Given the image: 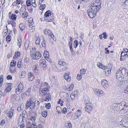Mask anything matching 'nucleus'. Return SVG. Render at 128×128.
<instances>
[{"label":"nucleus","instance_id":"nucleus-1","mask_svg":"<svg viewBox=\"0 0 128 128\" xmlns=\"http://www.w3.org/2000/svg\"><path fill=\"white\" fill-rule=\"evenodd\" d=\"M100 5L101 2H95L92 4L87 12L90 18H93L96 16L101 8Z\"/></svg>","mask_w":128,"mask_h":128},{"label":"nucleus","instance_id":"nucleus-2","mask_svg":"<svg viewBox=\"0 0 128 128\" xmlns=\"http://www.w3.org/2000/svg\"><path fill=\"white\" fill-rule=\"evenodd\" d=\"M128 70L125 68H120L117 70L116 74V77L117 78L120 79L124 78V76L126 77L128 76Z\"/></svg>","mask_w":128,"mask_h":128},{"label":"nucleus","instance_id":"nucleus-3","mask_svg":"<svg viewBox=\"0 0 128 128\" xmlns=\"http://www.w3.org/2000/svg\"><path fill=\"white\" fill-rule=\"evenodd\" d=\"M36 99L34 100H32V98H30L27 101V103L26 104V106L28 107H30V108L31 109H32L34 108L35 106V102H36Z\"/></svg>","mask_w":128,"mask_h":128},{"label":"nucleus","instance_id":"nucleus-4","mask_svg":"<svg viewBox=\"0 0 128 128\" xmlns=\"http://www.w3.org/2000/svg\"><path fill=\"white\" fill-rule=\"evenodd\" d=\"M30 54V56L33 60H37L39 59L42 56L41 54L39 52H33Z\"/></svg>","mask_w":128,"mask_h":128},{"label":"nucleus","instance_id":"nucleus-5","mask_svg":"<svg viewBox=\"0 0 128 128\" xmlns=\"http://www.w3.org/2000/svg\"><path fill=\"white\" fill-rule=\"evenodd\" d=\"M86 105L85 110L86 112L90 114V112L93 108V105L91 103H87Z\"/></svg>","mask_w":128,"mask_h":128},{"label":"nucleus","instance_id":"nucleus-6","mask_svg":"<svg viewBox=\"0 0 128 128\" xmlns=\"http://www.w3.org/2000/svg\"><path fill=\"white\" fill-rule=\"evenodd\" d=\"M94 93L97 96H100L103 95V92L100 90L94 89Z\"/></svg>","mask_w":128,"mask_h":128},{"label":"nucleus","instance_id":"nucleus-7","mask_svg":"<svg viewBox=\"0 0 128 128\" xmlns=\"http://www.w3.org/2000/svg\"><path fill=\"white\" fill-rule=\"evenodd\" d=\"M101 84L102 87L105 89H106L108 86V81L105 79H103L102 80Z\"/></svg>","mask_w":128,"mask_h":128},{"label":"nucleus","instance_id":"nucleus-8","mask_svg":"<svg viewBox=\"0 0 128 128\" xmlns=\"http://www.w3.org/2000/svg\"><path fill=\"white\" fill-rule=\"evenodd\" d=\"M42 92V96H46V95H49L50 93H49V90L48 88H45V89H42L41 90Z\"/></svg>","mask_w":128,"mask_h":128},{"label":"nucleus","instance_id":"nucleus-9","mask_svg":"<svg viewBox=\"0 0 128 128\" xmlns=\"http://www.w3.org/2000/svg\"><path fill=\"white\" fill-rule=\"evenodd\" d=\"M121 122L124 126L127 127L128 124V118H126L123 119Z\"/></svg>","mask_w":128,"mask_h":128},{"label":"nucleus","instance_id":"nucleus-10","mask_svg":"<svg viewBox=\"0 0 128 128\" xmlns=\"http://www.w3.org/2000/svg\"><path fill=\"white\" fill-rule=\"evenodd\" d=\"M29 26L30 32H33L34 31L35 27L34 26V23L30 22Z\"/></svg>","mask_w":128,"mask_h":128},{"label":"nucleus","instance_id":"nucleus-11","mask_svg":"<svg viewBox=\"0 0 128 128\" xmlns=\"http://www.w3.org/2000/svg\"><path fill=\"white\" fill-rule=\"evenodd\" d=\"M48 83L45 82L44 84H41L40 86V89L41 90L45 88H48Z\"/></svg>","mask_w":128,"mask_h":128},{"label":"nucleus","instance_id":"nucleus-12","mask_svg":"<svg viewBox=\"0 0 128 128\" xmlns=\"http://www.w3.org/2000/svg\"><path fill=\"white\" fill-rule=\"evenodd\" d=\"M14 112V110L12 109H10L8 112L7 113V115L10 118L12 117Z\"/></svg>","mask_w":128,"mask_h":128},{"label":"nucleus","instance_id":"nucleus-13","mask_svg":"<svg viewBox=\"0 0 128 128\" xmlns=\"http://www.w3.org/2000/svg\"><path fill=\"white\" fill-rule=\"evenodd\" d=\"M21 54V53L19 51L15 52L14 53V56L13 57L14 59L16 58H20Z\"/></svg>","mask_w":128,"mask_h":128},{"label":"nucleus","instance_id":"nucleus-14","mask_svg":"<svg viewBox=\"0 0 128 128\" xmlns=\"http://www.w3.org/2000/svg\"><path fill=\"white\" fill-rule=\"evenodd\" d=\"M34 78V77L31 72H29L28 74V79L30 81H32Z\"/></svg>","mask_w":128,"mask_h":128},{"label":"nucleus","instance_id":"nucleus-15","mask_svg":"<svg viewBox=\"0 0 128 128\" xmlns=\"http://www.w3.org/2000/svg\"><path fill=\"white\" fill-rule=\"evenodd\" d=\"M44 96V101L48 102L50 100L51 96L50 94L49 95L47 94L46 96Z\"/></svg>","mask_w":128,"mask_h":128},{"label":"nucleus","instance_id":"nucleus-16","mask_svg":"<svg viewBox=\"0 0 128 128\" xmlns=\"http://www.w3.org/2000/svg\"><path fill=\"white\" fill-rule=\"evenodd\" d=\"M64 78L68 82H69L71 80V78L69 76L68 73L65 74L64 75Z\"/></svg>","mask_w":128,"mask_h":128},{"label":"nucleus","instance_id":"nucleus-17","mask_svg":"<svg viewBox=\"0 0 128 128\" xmlns=\"http://www.w3.org/2000/svg\"><path fill=\"white\" fill-rule=\"evenodd\" d=\"M42 39L41 40H40L41 41V45L42 46L44 47H45L46 46V42L44 40V38L41 37Z\"/></svg>","mask_w":128,"mask_h":128},{"label":"nucleus","instance_id":"nucleus-18","mask_svg":"<svg viewBox=\"0 0 128 128\" xmlns=\"http://www.w3.org/2000/svg\"><path fill=\"white\" fill-rule=\"evenodd\" d=\"M51 11L50 10L46 11L44 14V16H45L44 18H47L48 17L51 16Z\"/></svg>","mask_w":128,"mask_h":128},{"label":"nucleus","instance_id":"nucleus-19","mask_svg":"<svg viewBox=\"0 0 128 128\" xmlns=\"http://www.w3.org/2000/svg\"><path fill=\"white\" fill-rule=\"evenodd\" d=\"M126 53L124 52H121L120 58V61H124V59L123 57L126 55Z\"/></svg>","mask_w":128,"mask_h":128},{"label":"nucleus","instance_id":"nucleus-20","mask_svg":"<svg viewBox=\"0 0 128 128\" xmlns=\"http://www.w3.org/2000/svg\"><path fill=\"white\" fill-rule=\"evenodd\" d=\"M58 64L60 65V67L61 68L63 66V67H65L66 66V62H63L62 60H60L58 62Z\"/></svg>","mask_w":128,"mask_h":128},{"label":"nucleus","instance_id":"nucleus-21","mask_svg":"<svg viewBox=\"0 0 128 128\" xmlns=\"http://www.w3.org/2000/svg\"><path fill=\"white\" fill-rule=\"evenodd\" d=\"M54 19V17L52 16L48 17L47 18H45L44 19L46 22H50L52 21Z\"/></svg>","mask_w":128,"mask_h":128},{"label":"nucleus","instance_id":"nucleus-22","mask_svg":"<svg viewBox=\"0 0 128 128\" xmlns=\"http://www.w3.org/2000/svg\"><path fill=\"white\" fill-rule=\"evenodd\" d=\"M47 32H48V35H50L51 37L53 38V40L54 41H56V38L54 39V38H53V37H54V36L53 35L52 33V32L49 29H47Z\"/></svg>","mask_w":128,"mask_h":128},{"label":"nucleus","instance_id":"nucleus-23","mask_svg":"<svg viewBox=\"0 0 128 128\" xmlns=\"http://www.w3.org/2000/svg\"><path fill=\"white\" fill-rule=\"evenodd\" d=\"M29 41L26 40L24 44V47L26 50H27L28 48L29 47Z\"/></svg>","mask_w":128,"mask_h":128},{"label":"nucleus","instance_id":"nucleus-24","mask_svg":"<svg viewBox=\"0 0 128 128\" xmlns=\"http://www.w3.org/2000/svg\"><path fill=\"white\" fill-rule=\"evenodd\" d=\"M124 103H122V102L120 104H118V106H119V109L120 110H124V108L123 104Z\"/></svg>","mask_w":128,"mask_h":128},{"label":"nucleus","instance_id":"nucleus-25","mask_svg":"<svg viewBox=\"0 0 128 128\" xmlns=\"http://www.w3.org/2000/svg\"><path fill=\"white\" fill-rule=\"evenodd\" d=\"M40 65H45L46 66V61L44 59H42L40 60Z\"/></svg>","mask_w":128,"mask_h":128},{"label":"nucleus","instance_id":"nucleus-26","mask_svg":"<svg viewBox=\"0 0 128 128\" xmlns=\"http://www.w3.org/2000/svg\"><path fill=\"white\" fill-rule=\"evenodd\" d=\"M122 103H124L123 105V107L124 108V109L125 110H128V104L126 103V102H122Z\"/></svg>","mask_w":128,"mask_h":128},{"label":"nucleus","instance_id":"nucleus-27","mask_svg":"<svg viewBox=\"0 0 128 128\" xmlns=\"http://www.w3.org/2000/svg\"><path fill=\"white\" fill-rule=\"evenodd\" d=\"M75 114L78 117L80 116L82 114L81 110H78L75 113Z\"/></svg>","mask_w":128,"mask_h":128},{"label":"nucleus","instance_id":"nucleus-28","mask_svg":"<svg viewBox=\"0 0 128 128\" xmlns=\"http://www.w3.org/2000/svg\"><path fill=\"white\" fill-rule=\"evenodd\" d=\"M16 16L14 14H12L11 16V19L14 21H16Z\"/></svg>","mask_w":128,"mask_h":128},{"label":"nucleus","instance_id":"nucleus-29","mask_svg":"<svg viewBox=\"0 0 128 128\" xmlns=\"http://www.w3.org/2000/svg\"><path fill=\"white\" fill-rule=\"evenodd\" d=\"M65 127L66 128H72L71 124L68 122H67L65 124Z\"/></svg>","mask_w":128,"mask_h":128},{"label":"nucleus","instance_id":"nucleus-30","mask_svg":"<svg viewBox=\"0 0 128 128\" xmlns=\"http://www.w3.org/2000/svg\"><path fill=\"white\" fill-rule=\"evenodd\" d=\"M78 44V40H75L74 42L73 46L75 48H76Z\"/></svg>","mask_w":128,"mask_h":128},{"label":"nucleus","instance_id":"nucleus-31","mask_svg":"<svg viewBox=\"0 0 128 128\" xmlns=\"http://www.w3.org/2000/svg\"><path fill=\"white\" fill-rule=\"evenodd\" d=\"M68 44L70 52L72 53L74 50H73V48L72 47V43L68 42Z\"/></svg>","mask_w":128,"mask_h":128},{"label":"nucleus","instance_id":"nucleus-32","mask_svg":"<svg viewBox=\"0 0 128 128\" xmlns=\"http://www.w3.org/2000/svg\"><path fill=\"white\" fill-rule=\"evenodd\" d=\"M12 85L11 84H9L8 86L6 88L5 90H6L7 92H9L10 91L11 88V86Z\"/></svg>","mask_w":128,"mask_h":128},{"label":"nucleus","instance_id":"nucleus-33","mask_svg":"<svg viewBox=\"0 0 128 128\" xmlns=\"http://www.w3.org/2000/svg\"><path fill=\"white\" fill-rule=\"evenodd\" d=\"M28 16V13L26 12H24L22 15V17L23 18H26Z\"/></svg>","mask_w":128,"mask_h":128},{"label":"nucleus","instance_id":"nucleus-34","mask_svg":"<svg viewBox=\"0 0 128 128\" xmlns=\"http://www.w3.org/2000/svg\"><path fill=\"white\" fill-rule=\"evenodd\" d=\"M31 88H29L26 92L25 94L26 95L28 96H29L30 94Z\"/></svg>","mask_w":128,"mask_h":128},{"label":"nucleus","instance_id":"nucleus-35","mask_svg":"<svg viewBox=\"0 0 128 128\" xmlns=\"http://www.w3.org/2000/svg\"><path fill=\"white\" fill-rule=\"evenodd\" d=\"M18 44L19 46V48H20L21 46V44L22 41L21 40V39L20 38H19L18 39Z\"/></svg>","mask_w":128,"mask_h":128},{"label":"nucleus","instance_id":"nucleus-36","mask_svg":"<svg viewBox=\"0 0 128 128\" xmlns=\"http://www.w3.org/2000/svg\"><path fill=\"white\" fill-rule=\"evenodd\" d=\"M18 88L22 92V90L23 89V85L21 83H20L18 85Z\"/></svg>","mask_w":128,"mask_h":128},{"label":"nucleus","instance_id":"nucleus-37","mask_svg":"<svg viewBox=\"0 0 128 128\" xmlns=\"http://www.w3.org/2000/svg\"><path fill=\"white\" fill-rule=\"evenodd\" d=\"M40 40H41V39H40V38H37V39L36 41L35 42L36 44V45H38L39 44L40 46Z\"/></svg>","mask_w":128,"mask_h":128},{"label":"nucleus","instance_id":"nucleus-38","mask_svg":"<svg viewBox=\"0 0 128 128\" xmlns=\"http://www.w3.org/2000/svg\"><path fill=\"white\" fill-rule=\"evenodd\" d=\"M21 61V60L20 59L18 62L17 65L18 67V68H20L21 66L22 65Z\"/></svg>","mask_w":128,"mask_h":128},{"label":"nucleus","instance_id":"nucleus-39","mask_svg":"<svg viewBox=\"0 0 128 128\" xmlns=\"http://www.w3.org/2000/svg\"><path fill=\"white\" fill-rule=\"evenodd\" d=\"M56 109L57 112L59 114L62 111V108L59 106H57L56 107Z\"/></svg>","mask_w":128,"mask_h":128},{"label":"nucleus","instance_id":"nucleus-40","mask_svg":"<svg viewBox=\"0 0 128 128\" xmlns=\"http://www.w3.org/2000/svg\"><path fill=\"white\" fill-rule=\"evenodd\" d=\"M19 28L22 30H24L25 28L24 24L22 23L20 24L19 25Z\"/></svg>","mask_w":128,"mask_h":128},{"label":"nucleus","instance_id":"nucleus-41","mask_svg":"<svg viewBox=\"0 0 128 128\" xmlns=\"http://www.w3.org/2000/svg\"><path fill=\"white\" fill-rule=\"evenodd\" d=\"M16 64V62H14V60H12L10 63V65L11 66L14 67L15 66Z\"/></svg>","mask_w":128,"mask_h":128},{"label":"nucleus","instance_id":"nucleus-42","mask_svg":"<svg viewBox=\"0 0 128 128\" xmlns=\"http://www.w3.org/2000/svg\"><path fill=\"white\" fill-rule=\"evenodd\" d=\"M86 70L84 69H82L80 71V72L81 74L83 75L85 74L86 73Z\"/></svg>","mask_w":128,"mask_h":128},{"label":"nucleus","instance_id":"nucleus-43","mask_svg":"<svg viewBox=\"0 0 128 128\" xmlns=\"http://www.w3.org/2000/svg\"><path fill=\"white\" fill-rule=\"evenodd\" d=\"M42 112V115L44 117H46L47 116V112L46 111H43Z\"/></svg>","mask_w":128,"mask_h":128},{"label":"nucleus","instance_id":"nucleus-44","mask_svg":"<svg viewBox=\"0 0 128 128\" xmlns=\"http://www.w3.org/2000/svg\"><path fill=\"white\" fill-rule=\"evenodd\" d=\"M45 7L46 5L45 4H42L40 5V10H44Z\"/></svg>","mask_w":128,"mask_h":128},{"label":"nucleus","instance_id":"nucleus-45","mask_svg":"<svg viewBox=\"0 0 128 128\" xmlns=\"http://www.w3.org/2000/svg\"><path fill=\"white\" fill-rule=\"evenodd\" d=\"M26 3L27 6H30L32 4L31 1L30 0H27Z\"/></svg>","mask_w":128,"mask_h":128},{"label":"nucleus","instance_id":"nucleus-46","mask_svg":"<svg viewBox=\"0 0 128 128\" xmlns=\"http://www.w3.org/2000/svg\"><path fill=\"white\" fill-rule=\"evenodd\" d=\"M104 72L106 74H109V73L110 72V69H108V68H106L104 69Z\"/></svg>","mask_w":128,"mask_h":128},{"label":"nucleus","instance_id":"nucleus-47","mask_svg":"<svg viewBox=\"0 0 128 128\" xmlns=\"http://www.w3.org/2000/svg\"><path fill=\"white\" fill-rule=\"evenodd\" d=\"M11 97L12 98L16 100L18 98V96H17L15 94H13L12 95Z\"/></svg>","mask_w":128,"mask_h":128},{"label":"nucleus","instance_id":"nucleus-48","mask_svg":"<svg viewBox=\"0 0 128 128\" xmlns=\"http://www.w3.org/2000/svg\"><path fill=\"white\" fill-rule=\"evenodd\" d=\"M22 92L18 88H17L16 90V93L18 95L19 94Z\"/></svg>","mask_w":128,"mask_h":128},{"label":"nucleus","instance_id":"nucleus-49","mask_svg":"<svg viewBox=\"0 0 128 128\" xmlns=\"http://www.w3.org/2000/svg\"><path fill=\"white\" fill-rule=\"evenodd\" d=\"M11 38L10 36H7L6 38V40L8 42H10Z\"/></svg>","mask_w":128,"mask_h":128},{"label":"nucleus","instance_id":"nucleus-50","mask_svg":"<svg viewBox=\"0 0 128 128\" xmlns=\"http://www.w3.org/2000/svg\"><path fill=\"white\" fill-rule=\"evenodd\" d=\"M45 56V57H46L48 58L49 56V52H44V56Z\"/></svg>","mask_w":128,"mask_h":128},{"label":"nucleus","instance_id":"nucleus-51","mask_svg":"<svg viewBox=\"0 0 128 128\" xmlns=\"http://www.w3.org/2000/svg\"><path fill=\"white\" fill-rule=\"evenodd\" d=\"M33 71L37 74H38V70L36 67H35V68L34 69Z\"/></svg>","mask_w":128,"mask_h":128},{"label":"nucleus","instance_id":"nucleus-52","mask_svg":"<svg viewBox=\"0 0 128 128\" xmlns=\"http://www.w3.org/2000/svg\"><path fill=\"white\" fill-rule=\"evenodd\" d=\"M45 107L47 109H49L50 108V103L46 104Z\"/></svg>","mask_w":128,"mask_h":128},{"label":"nucleus","instance_id":"nucleus-53","mask_svg":"<svg viewBox=\"0 0 128 128\" xmlns=\"http://www.w3.org/2000/svg\"><path fill=\"white\" fill-rule=\"evenodd\" d=\"M73 85L72 84L68 87V90L70 91L72 90L73 89Z\"/></svg>","mask_w":128,"mask_h":128},{"label":"nucleus","instance_id":"nucleus-54","mask_svg":"<svg viewBox=\"0 0 128 128\" xmlns=\"http://www.w3.org/2000/svg\"><path fill=\"white\" fill-rule=\"evenodd\" d=\"M30 120L32 122H34L36 120V118L35 116H32L30 118Z\"/></svg>","mask_w":128,"mask_h":128},{"label":"nucleus","instance_id":"nucleus-55","mask_svg":"<svg viewBox=\"0 0 128 128\" xmlns=\"http://www.w3.org/2000/svg\"><path fill=\"white\" fill-rule=\"evenodd\" d=\"M26 128H28V127H29H29L30 128V127H32V126H31V124L30 122H28L27 123V124H26Z\"/></svg>","mask_w":128,"mask_h":128},{"label":"nucleus","instance_id":"nucleus-56","mask_svg":"<svg viewBox=\"0 0 128 128\" xmlns=\"http://www.w3.org/2000/svg\"><path fill=\"white\" fill-rule=\"evenodd\" d=\"M72 95H73V96H75V97L76 96H77V92L76 91H74L72 92Z\"/></svg>","mask_w":128,"mask_h":128},{"label":"nucleus","instance_id":"nucleus-57","mask_svg":"<svg viewBox=\"0 0 128 128\" xmlns=\"http://www.w3.org/2000/svg\"><path fill=\"white\" fill-rule=\"evenodd\" d=\"M82 77L81 75L78 74L77 76V78L78 80H80L82 78Z\"/></svg>","mask_w":128,"mask_h":128},{"label":"nucleus","instance_id":"nucleus-58","mask_svg":"<svg viewBox=\"0 0 128 128\" xmlns=\"http://www.w3.org/2000/svg\"><path fill=\"white\" fill-rule=\"evenodd\" d=\"M64 68H62V67L60 68V69L59 70V71L60 72H62L64 70H66V68L65 67H64Z\"/></svg>","mask_w":128,"mask_h":128},{"label":"nucleus","instance_id":"nucleus-59","mask_svg":"<svg viewBox=\"0 0 128 128\" xmlns=\"http://www.w3.org/2000/svg\"><path fill=\"white\" fill-rule=\"evenodd\" d=\"M24 61L26 63H27L29 61V60L28 58L27 57H26L24 60Z\"/></svg>","mask_w":128,"mask_h":128},{"label":"nucleus","instance_id":"nucleus-60","mask_svg":"<svg viewBox=\"0 0 128 128\" xmlns=\"http://www.w3.org/2000/svg\"><path fill=\"white\" fill-rule=\"evenodd\" d=\"M102 34L103 35V38H104L106 39L107 37V35L105 32H104L102 33Z\"/></svg>","mask_w":128,"mask_h":128},{"label":"nucleus","instance_id":"nucleus-61","mask_svg":"<svg viewBox=\"0 0 128 128\" xmlns=\"http://www.w3.org/2000/svg\"><path fill=\"white\" fill-rule=\"evenodd\" d=\"M67 109L66 108H64L62 110V113L64 114H66V112Z\"/></svg>","mask_w":128,"mask_h":128},{"label":"nucleus","instance_id":"nucleus-62","mask_svg":"<svg viewBox=\"0 0 128 128\" xmlns=\"http://www.w3.org/2000/svg\"><path fill=\"white\" fill-rule=\"evenodd\" d=\"M26 72L24 71H23L22 72L21 76H22V78H24Z\"/></svg>","mask_w":128,"mask_h":128},{"label":"nucleus","instance_id":"nucleus-63","mask_svg":"<svg viewBox=\"0 0 128 128\" xmlns=\"http://www.w3.org/2000/svg\"><path fill=\"white\" fill-rule=\"evenodd\" d=\"M5 121L4 120H2L1 121L0 123V124L1 126H3L5 124Z\"/></svg>","mask_w":128,"mask_h":128},{"label":"nucleus","instance_id":"nucleus-64","mask_svg":"<svg viewBox=\"0 0 128 128\" xmlns=\"http://www.w3.org/2000/svg\"><path fill=\"white\" fill-rule=\"evenodd\" d=\"M44 126L41 124H39L38 125V128H43Z\"/></svg>","mask_w":128,"mask_h":128}]
</instances>
